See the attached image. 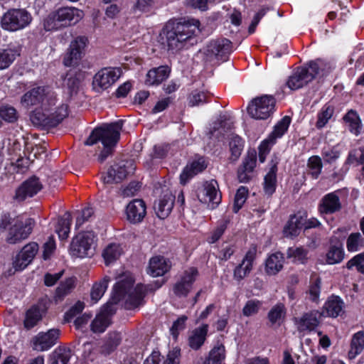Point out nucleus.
Wrapping results in <instances>:
<instances>
[{"instance_id":"obj_1","label":"nucleus","mask_w":364,"mask_h":364,"mask_svg":"<svg viewBox=\"0 0 364 364\" xmlns=\"http://www.w3.org/2000/svg\"><path fill=\"white\" fill-rule=\"evenodd\" d=\"M21 104L26 107L39 105L30 116L36 126L53 127L68 115V105L56 103L55 93L48 87H38L26 92L21 97Z\"/></svg>"},{"instance_id":"obj_2","label":"nucleus","mask_w":364,"mask_h":364,"mask_svg":"<svg viewBox=\"0 0 364 364\" xmlns=\"http://www.w3.org/2000/svg\"><path fill=\"white\" fill-rule=\"evenodd\" d=\"M131 280H122L117 282L114 288L112 296V303H107L102 311L97 314L92 321L91 331L95 333H103L110 323L109 314L111 310L108 309L112 303L117 304L121 300H124V306L127 309H134L143 304L144 296V287L138 284L135 288L132 286Z\"/></svg>"},{"instance_id":"obj_3","label":"nucleus","mask_w":364,"mask_h":364,"mask_svg":"<svg viewBox=\"0 0 364 364\" xmlns=\"http://www.w3.org/2000/svg\"><path fill=\"white\" fill-rule=\"evenodd\" d=\"M200 21L195 18L168 21L159 33V42L168 50L176 53L199 31Z\"/></svg>"},{"instance_id":"obj_4","label":"nucleus","mask_w":364,"mask_h":364,"mask_svg":"<svg viewBox=\"0 0 364 364\" xmlns=\"http://www.w3.org/2000/svg\"><path fill=\"white\" fill-rule=\"evenodd\" d=\"M122 127L121 121L114 122L110 124L94 129L89 137L85 141V144L92 146L100 141L103 145V150L99 155L98 160L102 163L112 154V148L119 139L120 130Z\"/></svg>"},{"instance_id":"obj_5","label":"nucleus","mask_w":364,"mask_h":364,"mask_svg":"<svg viewBox=\"0 0 364 364\" xmlns=\"http://www.w3.org/2000/svg\"><path fill=\"white\" fill-rule=\"evenodd\" d=\"M84 16L82 10L75 7H61L50 12L43 21L46 31H58L77 23Z\"/></svg>"},{"instance_id":"obj_6","label":"nucleus","mask_w":364,"mask_h":364,"mask_svg":"<svg viewBox=\"0 0 364 364\" xmlns=\"http://www.w3.org/2000/svg\"><path fill=\"white\" fill-rule=\"evenodd\" d=\"M31 14L24 9L8 10L1 17V28L9 32L21 31L28 27L32 22Z\"/></svg>"},{"instance_id":"obj_7","label":"nucleus","mask_w":364,"mask_h":364,"mask_svg":"<svg viewBox=\"0 0 364 364\" xmlns=\"http://www.w3.org/2000/svg\"><path fill=\"white\" fill-rule=\"evenodd\" d=\"M319 70L318 62H310L308 67L297 68L289 77L287 85L291 90L300 89L312 81Z\"/></svg>"},{"instance_id":"obj_8","label":"nucleus","mask_w":364,"mask_h":364,"mask_svg":"<svg viewBox=\"0 0 364 364\" xmlns=\"http://www.w3.org/2000/svg\"><path fill=\"white\" fill-rule=\"evenodd\" d=\"M275 99L272 95H263L253 99L247 107L249 115L257 120L270 117L275 109Z\"/></svg>"},{"instance_id":"obj_9","label":"nucleus","mask_w":364,"mask_h":364,"mask_svg":"<svg viewBox=\"0 0 364 364\" xmlns=\"http://www.w3.org/2000/svg\"><path fill=\"white\" fill-rule=\"evenodd\" d=\"M231 42L226 38H219L210 41L203 49V54L207 61L217 60L225 62L228 60L232 50Z\"/></svg>"},{"instance_id":"obj_10","label":"nucleus","mask_w":364,"mask_h":364,"mask_svg":"<svg viewBox=\"0 0 364 364\" xmlns=\"http://www.w3.org/2000/svg\"><path fill=\"white\" fill-rule=\"evenodd\" d=\"M89 41L85 36H78L70 43L69 47L65 53L63 63L65 66L70 67L79 63L88 45Z\"/></svg>"},{"instance_id":"obj_11","label":"nucleus","mask_w":364,"mask_h":364,"mask_svg":"<svg viewBox=\"0 0 364 364\" xmlns=\"http://www.w3.org/2000/svg\"><path fill=\"white\" fill-rule=\"evenodd\" d=\"M95 235L93 232L79 233L72 240L70 252L77 257H89L93 254Z\"/></svg>"},{"instance_id":"obj_12","label":"nucleus","mask_w":364,"mask_h":364,"mask_svg":"<svg viewBox=\"0 0 364 364\" xmlns=\"http://www.w3.org/2000/svg\"><path fill=\"white\" fill-rule=\"evenodd\" d=\"M34 224V220L32 218H27L24 223L20 217L14 218L13 225L9 228L6 242L9 244H16L27 238Z\"/></svg>"},{"instance_id":"obj_13","label":"nucleus","mask_w":364,"mask_h":364,"mask_svg":"<svg viewBox=\"0 0 364 364\" xmlns=\"http://www.w3.org/2000/svg\"><path fill=\"white\" fill-rule=\"evenodd\" d=\"M119 68H105L97 72L93 78V89L100 92L111 87L122 75Z\"/></svg>"},{"instance_id":"obj_14","label":"nucleus","mask_w":364,"mask_h":364,"mask_svg":"<svg viewBox=\"0 0 364 364\" xmlns=\"http://www.w3.org/2000/svg\"><path fill=\"white\" fill-rule=\"evenodd\" d=\"M198 197L201 202L208 203L211 209L215 208L220 203L222 199L217 181L211 180L204 183L203 188L198 193Z\"/></svg>"},{"instance_id":"obj_15","label":"nucleus","mask_w":364,"mask_h":364,"mask_svg":"<svg viewBox=\"0 0 364 364\" xmlns=\"http://www.w3.org/2000/svg\"><path fill=\"white\" fill-rule=\"evenodd\" d=\"M198 275V271L195 267L186 269L181 279L174 284L173 291L178 297H186L191 291L193 284Z\"/></svg>"},{"instance_id":"obj_16","label":"nucleus","mask_w":364,"mask_h":364,"mask_svg":"<svg viewBox=\"0 0 364 364\" xmlns=\"http://www.w3.org/2000/svg\"><path fill=\"white\" fill-rule=\"evenodd\" d=\"M60 335V331L58 328L40 332L33 339V348L37 351L48 350L57 343Z\"/></svg>"},{"instance_id":"obj_17","label":"nucleus","mask_w":364,"mask_h":364,"mask_svg":"<svg viewBox=\"0 0 364 364\" xmlns=\"http://www.w3.org/2000/svg\"><path fill=\"white\" fill-rule=\"evenodd\" d=\"M134 170L132 161H121L112 166L103 176L105 183H119Z\"/></svg>"},{"instance_id":"obj_18","label":"nucleus","mask_w":364,"mask_h":364,"mask_svg":"<svg viewBox=\"0 0 364 364\" xmlns=\"http://www.w3.org/2000/svg\"><path fill=\"white\" fill-rule=\"evenodd\" d=\"M256 255L257 247L252 246L246 252L242 262L234 269L233 278L235 280L240 282L249 275L252 269Z\"/></svg>"},{"instance_id":"obj_19","label":"nucleus","mask_w":364,"mask_h":364,"mask_svg":"<svg viewBox=\"0 0 364 364\" xmlns=\"http://www.w3.org/2000/svg\"><path fill=\"white\" fill-rule=\"evenodd\" d=\"M322 313L318 311H311L294 318V324L299 332L311 331L319 324Z\"/></svg>"},{"instance_id":"obj_20","label":"nucleus","mask_w":364,"mask_h":364,"mask_svg":"<svg viewBox=\"0 0 364 364\" xmlns=\"http://www.w3.org/2000/svg\"><path fill=\"white\" fill-rule=\"evenodd\" d=\"M38 250V245L36 242H29L26 245L13 262L15 270L18 271L26 268L32 262Z\"/></svg>"},{"instance_id":"obj_21","label":"nucleus","mask_w":364,"mask_h":364,"mask_svg":"<svg viewBox=\"0 0 364 364\" xmlns=\"http://www.w3.org/2000/svg\"><path fill=\"white\" fill-rule=\"evenodd\" d=\"M42 188V184L39 179L33 176L24 181L16 190V199L18 201H23L28 197H33Z\"/></svg>"},{"instance_id":"obj_22","label":"nucleus","mask_w":364,"mask_h":364,"mask_svg":"<svg viewBox=\"0 0 364 364\" xmlns=\"http://www.w3.org/2000/svg\"><path fill=\"white\" fill-rule=\"evenodd\" d=\"M208 166V162L204 157L199 156L194 159L188 164L180 175L182 184H186L189 179L203 171Z\"/></svg>"},{"instance_id":"obj_23","label":"nucleus","mask_w":364,"mask_h":364,"mask_svg":"<svg viewBox=\"0 0 364 364\" xmlns=\"http://www.w3.org/2000/svg\"><path fill=\"white\" fill-rule=\"evenodd\" d=\"M146 213V205L142 200L134 199L127 205V218L132 223L141 222L145 217Z\"/></svg>"},{"instance_id":"obj_24","label":"nucleus","mask_w":364,"mask_h":364,"mask_svg":"<svg viewBox=\"0 0 364 364\" xmlns=\"http://www.w3.org/2000/svg\"><path fill=\"white\" fill-rule=\"evenodd\" d=\"M341 209V203L336 192L325 195L318 205V211L321 214H333Z\"/></svg>"},{"instance_id":"obj_25","label":"nucleus","mask_w":364,"mask_h":364,"mask_svg":"<svg viewBox=\"0 0 364 364\" xmlns=\"http://www.w3.org/2000/svg\"><path fill=\"white\" fill-rule=\"evenodd\" d=\"M175 200V196L171 192L166 191L163 196L154 204V210L157 216L164 219L171 213Z\"/></svg>"},{"instance_id":"obj_26","label":"nucleus","mask_w":364,"mask_h":364,"mask_svg":"<svg viewBox=\"0 0 364 364\" xmlns=\"http://www.w3.org/2000/svg\"><path fill=\"white\" fill-rule=\"evenodd\" d=\"M256 166V156L252 154L246 157L237 171V178L240 183L249 182L254 176Z\"/></svg>"},{"instance_id":"obj_27","label":"nucleus","mask_w":364,"mask_h":364,"mask_svg":"<svg viewBox=\"0 0 364 364\" xmlns=\"http://www.w3.org/2000/svg\"><path fill=\"white\" fill-rule=\"evenodd\" d=\"M171 268V262L163 256L153 257L149 260L148 273L152 277H159Z\"/></svg>"},{"instance_id":"obj_28","label":"nucleus","mask_w":364,"mask_h":364,"mask_svg":"<svg viewBox=\"0 0 364 364\" xmlns=\"http://www.w3.org/2000/svg\"><path fill=\"white\" fill-rule=\"evenodd\" d=\"M21 51L19 45L10 44L6 48L0 49V70L8 68L21 55Z\"/></svg>"},{"instance_id":"obj_29","label":"nucleus","mask_w":364,"mask_h":364,"mask_svg":"<svg viewBox=\"0 0 364 364\" xmlns=\"http://www.w3.org/2000/svg\"><path fill=\"white\" fill-rule=\"evenodd\" d=\"M278 159L272 160L270 168L264 178V191L265 194L272 196L277 187V172Z\"/></svg>"},{"instance_id":"obj_30","label":"nucleus","mask_w":364,"mask_h":364,"mask_svg":"<svg viewBox=\"0 0 364 364\" xmlns=\"http://www.w3.org/2000/svg\"><path fill=\"white\" fill-rule=\"evenodd\" d=\"M208 331V325L203 324L195 328L188 337V346L193 350H198L204 343Z\"/></svg>"},{"instance_id":"obj_31","label":"nucleus","mask_w":364,"mask_h":364,"mask_svg":"<svg viewBox=\"0 0 364 364\" xmlns=\"http://www.w3.org/2000/svg\"><path fill=\"white\" fill-rule=\"evenodd\" d=\"M304 225V218L301 215H291L284 228V235L287 237L293 238L297 236Z\"/></svg>"},{"instance_id":"obj_32","label":"nucleus","mask_w":364,"mask_h":364,"mask_svg":"<svg viewBox=\"0 0 364 364\" xmlns=\"http://www.w3.org/2000/svg\"><path fill=\"white\" fill-rule=\"evenodd\" d=\"M170 69L168 66H159L150 70L146 74V84L148 85H159L169 75Z\"/></svg>"},{"instance_id":"obj_33","label":"nucleus","mask_w":364,"mask_h":364,"mask_svg":"<svg viewBox=\"0 0 364 364\" xmlns=\"http://www.w3.org/2000/svg\"><path fill=\"white\" fill-rule=\"evenodd\" d=\"M284 258L281 252L271 254L265 262V272L269 275L277 274L283 267Z\"/></svg>"},{"instance_id":"obj_34","label":"nucleus","mask_w":364,"mask_h":364,"mask_svg":"<svg viewBox=\"0 0 364 364\" xmlns=\"http://www.w3.org/2000/svg\"><path fill=\"white\" fill-rule=\"evenodd\" d=\"M76 277H71L62 281L55 289L54 299L55 301H61L68 294H70L76 285Z\"/></svg>"},{"instance_id":"obj_35","label":"nucleus","mask_w":364,"mask_h":364,"mask_svg":"<svg viewBox=\"0 0 364 364\" xmlns=\"http://www.w3.org/2000/svg\"><path fill=\"white\" fill-rule=\"evenodd\" d=\"M343 307V303L338 296H331L324 304L322 315L326 313L328 316L337 317Z\"/></svg>"},{"instance_id":"obj_36","label":"nucleus","mask_w":364,"mask_h":364,"mask_svg":"<svg viewBox=\"0 0 364 364\" xmlns=\"http://www.w3.org/2000/svg\"><path fill=\"white\" fill-rule=\"evenodd\" d=\"M73 355L70 348L65 346H59L52 353L51 364H68Z\"/></svg>"},{"instance_id":"obj_37","label":"nucleus","mask_w":364,"mask_h":364,"mask_svg":"<svg viewBox=\"0 0 364 364\" xmlns=\"http://www.w3.org/2000/svg\"><path fill=\"white\" fill-rule=\"evenodd\" d=\"M364 348V331H360L353 334L351 343L350 349L348 352V357L350 359L355 358L359 355Z\"/></svg>"},{"instance_id":"obj_38","label":"nucleus","mask_w":364,"mask_h":364,"mask_svg":"<svg viewBox=\"0 0 364 364\" xmlns=\"http://www.w3.org/2000/svg\"><path fill=\"white\" fill-rule=\"evenodd\" d=\"M122 253V248L120 245L111 243L108 245L102 252V257L106 265L115 262L119 258Z\"/></svg>"},{"instance_id":"obj_39","label":"nucleus","mask_w":364,"mask_h":364,"mask_svg":"<svg viewBox=\"0 0 364 364\" xmlns=\"http://www.w3.org/2000/svg\"><path fill=\"white\" fill-rule=\"evenodd\" d=\"M343 119L348 126L349 131L358 136L361 130V121L358 113L354 110L348 111L343 117Z\"/></svg>"},{"instance_id":"obj_40","label":"nucleus","mask_w":364,"mask_h":364,"mask_svg":"<svg viewBox=\"0 0 364 364\" xmlns=\"http://www.w3.org/2000/svg\"><path fill=\"white\" fill-rule=\"evenodd\" d=\"M109 280V277L106 276L93 284L90 291L91 301L93 304H96L102 297L107 289Z\"/></svg>"},{"instance_id":"obj_41","label":"nucleus","mask_w":364,"mask_h":364,"mask_svg":"<svg viewBox=\"0 0 364 364\" xmlns=\"http://www.w3.org/2000/svg\"><path fill=\"white\" fill-rule=\"evenodd\" d=\"M71 215L66 213L58 219V225L56 227V232L60 240L67 239L70 230Z\"/></svg>"},{"instance_id":"obj_42","label":"nucleus","mask_w":364,"mask_h":364,"mask_svg":"<svg viewBox=\"0 0 364 364\" xmlns=\"http://www.w3.org/2000/svg\"><path fill=\"white\" fill-rule=\"evenodd\" d=\"M364 247V237L357 232L350 233L346 240V248L350 252H355Z\"/></svg>"},{"instance_id":"obj_43","label":"nucleus","mask_w":364,"mask_h":364,"mask_svg":"<svg viewBox=\"0 0 364 364\" xmlns=\"http://www.w3.org/2000/svg\"><path fill=\"white\" fill-rule=\"evenodd\" d=\"M82 75L75 71H69L67 73L63 79V85L66 87L70 93L75 92L81 82Z\"/></svg>"},{"instance_id":"obj_44","label":"nucleus","mask_w":364,"mask_h":364,"mask_svg":"<svg viewBox=\"0 0 364 364\" xmlns=\"http://www.w3.org/2000/svg\"><path fill=\"white\" fill-rule=\"evenodd\" d=\"M121 336L118 333H109L107 340L101 347V351L105 355H109L113 352L120 344Z\"/></svg>"},{"instance_id":"obj_45","label":"nucleus","mask_w":364,"mask_h":364,"mask_svg":"<svg viewBox=\"0 0 364 364\" xmlns=\"http://www.w3.org/2000/svg\"><path fill=\"white\" fill-rule=\"evenodd\" d=\"M286 313L285 306L282 303H278L270 309L267 317L272 324L280 323L284 318Z\"/></svg>"},{"instance_id":"obj_46","label":"nucleus","mask_w":364,"mask_h":364,"mask_svg":"<svg viewBox=\"0 0 364 364\" xmlns=\"http://www.w3.org/2000/svg\"><path fill=\"white\" fill-rule=\"evenodd\" d=\"M321 279L316 274H312L310 278V284L308 291L309 299L313 302L318 301L321 293Z\"/></svg>"},{"instance_id":"obj_47","label":"nucleus","mask_w":364,"mask_h":364,"mask_svg":"<svg viewBox=\"0 0 364 364\" xmlns=\"http://www.w3.org/2000/svg\"><path fill=\"white\" fill-rule=\"evenodd\" d=\"M42 318L40 309L37 306H32L29 309L26 314L24 320V326L27 329L34 327Z\"/></svg>"},{"instance_id":"obj_48","label":"nucleus","mask_w":364,"mask_h":364,"mask_svg":"<svg viewBox=\"0 0 364 364\" xmlns=\"http://www.w3.org/2000/svg\"><path fill=\"white\" fill-rule=\"evenodd\" d=\"M225 358V346L222 344L215 346L210 352L209 357L203 364H221Z\"/></svg>"},{"instance_id":"obj_49","label":"nucleus","mask_w":364,"mask_h":364,"mask_svg":"<svg viewBox=\"0 0 364 364\" xmlns=\"http://www.w3.org/2000/svg\"><path fill=\"white\" fill-rule=\"evenodd\" d=\"M334 113V108L330 105H325L320 112L318 113V119L316 123V127L318 129H321L326 126Z\"/></svg>"},{"instance_id":"obj_50","label":"nucleus","mask_w":364,"mask_h":364,"mask_svg":"<svg viewBox=\"0 0 364 364\" xmlns=\"http://www.w3.org/2000/svg\"><path fill=\"white\" fill-rule=\"evenodd\" d=\"M308 250L301 247H289L287 252V256L292 259L294 262L304 264L307 260Z\"/></svg>"},{"instance_id":"obj_51","label":"nucleus","mask_w":364,"mask_h":364,"mask_svg":"<svg viewBox=\"0 0 364 364\" xmlns=\"http://www.w3.org/2000/svg\"><path fill=\"white\" fill-rule=\"evenodd\" d=\"M344 258V250L342 247L331 246L326 253V262L329 264L340 263Z\"/></svg>"},{"instance_id":"obj_52","label":"nucleus","mask_w":364,"mask_h":364,"mask_svg":"<svg viewBox=\"0 0 364 364\" xmlns=\"http://www.w3.org/2000/svg\"><path fill=\"white\" fill-rule=\"evenodd\" d=\"M210 94L208 92L195 90L188 97V105L191 107L199 106L208 102Z\"/></svg>"},{"instance_id":"obj_53","label":"nucleus","mask_w":364,"mask_h":364,"mask_svg":"<svg viewBox=\"0 0 364 364\" xmlns=\"http://www.w3.org/2000/svg\"><path fill=\"white\" fill-rule=\"evenodd\" d=\"M307 166L309 168V173L314 179L318 178L321 173L323 164L321 159L318 156H312L308 159Z\"/></svg>"},{"instance_id":"obj_54","label":"nucleus","mask_w":364,"mask_h":364,"mask_svg":"<svg viewBox=\"0 0 364 364\" xmlns=\"http://www.w3.org/2000/svg\"><path fill=\"white\" fill-rule=\"evenodd\" d=\"M291 119L289 117H284L274 127V130L269 134L274 140L276 141L277 138L282 137L287 131L290 124Z\"/></svg>"},{"instance_id":"obj_55","label":"nucleus","mask_w":364,"mask_h":364,"mask_svg":"<svg viewBox=\"0 0 364 364\" xmlns=\"http://www.w3.org/2000/svg\"><path fill=\"white\" fill-rule=\"evenodd\" d=\"M243 149V141L239 136H233L230 141V150L233 160H237Z\"/></svg>"},{"instance_id":"obj_56","label":"nucleus","mask_w":364,"mask_h":364,"mask_svg":"<svg viewBox=\"0 0 364 364\" xmlns=\"http://www.w3.org/2000/svg\"><path fill=\"white\" fill-rule=\"evenodd\" d=\"M0 117L7 122L14 123L17 121L18 115L14 107L4 105L0 107Z\"/></svg>"},{"instance_id":"obj_57","label":"nucleus","mask_w":364,"mask_h":364,"mask_svg":"<svg viewBox=\"0 0 364 364\" xmlns=\"http://www.w3.org/2000/svg\"><path fill=\"white\" fill-rule=\"evenodd\" d=\"M348 269L355 268L356 270L364 274V252H361L352 257L346 264Z\"/></svg>"},{"instance_id":"obj_58","label":"nucleus","mask_w":364,"mask_h":364,"mask_svg":"<svg viewBox=\"0 0 364 364\" xmlns=\"http://www.w3.org/2000/svg\"><path fill=\"white\" fill-rule=\"evenodd\" d=\"M248 194V189L245 186H240L235 194L233 212L237 213L245 203Z\"/></svg>"},{"instance_id":"obj_59","label":"nucleus","mask_w":364,"mask_h":364,"mask_svg":"<svg viewBox=\"0 0 364 364\" xmlns=\"http://www.w3.org/2000/svg\"><path fill=\"white\" fill-rule=\"evenodd\" d=\"M321 155L325 162L331 164L340 157L341 151L338 146L324 147L321 151Z\"/></svg>"},{"instance_id":"obj_60","label":"nucleus","mask_w":364,"mask_h":364,"mask_svg":"<svg viewBox=\"0 0 364 364\" xmlns=\"http://www.w3.org/2000/svg\"><path fill=\"white\" fill-rule=\"evenodd\" d=\"M228 223V220H223L220 221L217 226V228L214 230V231L211 233L210 236L208 238V242L210 244L215 243L217 242L220 237L223 235L225 230L227 228Z\"/></svg>"},{"instance_id":"obj_61","label":"nucleus","mask_w":364,"mask_h":364,"mask_svg":"<svg viewBox=\"0 0 364 364\" xmlns=\"http://www.w3.org/2000/svg\"><path fill=\"white\" fill-rule=\"evenodd\" d=\"M261 302L258 300H249L242 309V314L245 316L256 314L261 306Z\"/></svg>"},{"instance_id":"obj_62","label":"nucleus","mask_w":364,"mask_h":364,"mask_svg":"<svg viewBox=\"0 0 364 364\" xmlns=\"http://www.w3.org/2000/svg\"><path fill=\"white\" fill-rule=\"evenodd\" d=\"M94 211L93 209L90 207H87L84 208L79 214L76 219L75 228H79L82 226V225L87 221L93 215Z\"/></svg>"},{"instance_id":"obj_63","label":"nucleus","mask_w":364,"mask_h":364,"mask_svg":"<svg viewBox=\"0 0 364 364\" xmlns=\"http://www.w3.org/2000/svg\"><path fill=\"white\" fill-rule=\"evenodd\" d=\"M156 0H136L134 6L135 11L149 12L155 4Z\"/></svg>"},{"instance_id":"obj_64","label":"nucleus","mask_w":364,"mask_h":364,"mask_svg":"<svg viewBox=\"0 0 364 364\" xmlns=\"http://www.w3.org/2000/svg\"><path fill=\"white\" fill-rule=\"evenodd\" d=\"M83 309V303L80 301L77 302L65 314V320L67 322H70L73 317L81 313Z\"/></svg>"}]
</instances>
